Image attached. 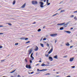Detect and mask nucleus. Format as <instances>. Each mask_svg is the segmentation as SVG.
I'll use <instances>...</instances> for the list:
<instances>
[{"mask_svg":"<svg viewBox=\"0 0 77 77\" xmlns=\"http://www.w3.org/2000/svg\"><path fill=\"white\" fill-rule=\"evenodd\" d=\"M15 4V1L14 0L13 1V5H14Z\"/></svg>","mask_w":77,"mask_h":77,"instance_id":"24","label":"nucleus"},{"mask_svg":"<svg viewBox=\"0 0 77 77\" xmlns=\"http://www.w3.org/2000/svg\"><path fill=\"white\" fill-rule=\"evenodd\" d=\"M72 68H75V66H72Z\"/></svg>","mask_w":77,"mask_h":77,"instance_id":"45","label":"nucleus"},{"mask_svg":"<svg viewBox=\"0 0 77 77\" xmlns=\"http://www.w3.org/2000/svg\"><path fill=\"white\" fill-rule=\"evenodd\" d=\"M1 34H3V33H0V35H1Z\"/></svg>","mask_w":77,"mask_h":77,"instance_id":"60","label":"nucleus"},{"mask_svg":"<svg viewBox=\"0 0 77 77\" xmlns=\"http://www.w3.org/2000/svg\"><path fill=\"white\" fill-rule=\"evenodd\" d=\"M48 54H45V56H46V57H48Z\"/></svg>","mask_w":77,"mask_h":77,"instance_id":"30","label":"nucleus"},{"mask_svg":"<svg viewBox=\"0 0 77 77\" xmlns=\"http://www.w3.org/2000/svg\"><path fill=\"white\" fill-rule=\"evenodd\" d=\"M30 41H29L28 42H26V44H28V43H30Z\"/></svg>","mask_w":77,"mask_h":77,"instance_id":"26","label":"nucleus"},{"mask_svg":"<svg viewBox=\"0 0 77 77\" xmlns=\"http://www.w3.org/2000/svg\"><path fill=\"white\" fill-rule=\"evenodd\" d=\"M41 29H39V32H41Z\"/></svg>","mask_w":77,"mask_h":77,"instance_id":"42","label":"nucleus"},{"mask_svg":"<svg viewBox=\"0 0 77 77\" xmlns=\"http://www.w3.org/2000/svg\"><path fill=\"white\" fill-rule=\"evenodd\" d=\"M30 63H32V60H30L29 61Z\"/></svg>","mask_w":77,"mask_h":77,"instance_id":"38","label":"nucleus"},{"mask_svg":"<svg viewBox=\"0 0 77 77\" xmlns=\"http://www.w3.org/2000/svg\"><path fill=\"white\" fill-rule=\"evenodd\" d=\"M70 29H71V30H72V29H73V28H70Z\"/></svg>","mask_w":77,"mask_h":77,"instance_id":"50","label":"nucleus"},{"mask_svg":"<svg viewBox=\"0 0 77 77\" xmlns=\"http://www.w3.org/2000/svg\"><path fill=\"white\" fill-rule=\"evenodd\" d=\"M32 49H30L29 51H28V52H29V54L30 55V54L32 53Z\"/></svg>","mask_w":77,"mask_h":77,"instance_id":"5","label":"nucleus"},{"mask_svg":"<svg viewBox=\"0 0 77 77\" xmlns=\"http://www.w3.org/2000/svg\"><path fill=\"white\" fill-rule=\"evenodd\" d=\"M49 59L50 60V61H53V59L51 57H49Z\"/></svg>","mask_w":77,"mask_h":77,"instance_id":"9","label":"nucleus"},{"mask_svg":"<svg viewBox=\"0 0 77 77\" xmlns=\"http://www.w3.org/2000/svg\"><path fill=\"white\" fill-rule=\"evenodd\" d=\"M68 57V56L67 55L64 56L63 57L65 58V57Z\"/></svg>","mask_w":77,"mask_h":77,"instance_id":"27","label":"nucleus"},{"mask_svg":"<svg viewBox=\"0 0 77 77\" xmlns=\"http://www.w3.org/2000/svg\"><path fill=\"white\" fill-rule=\"evenodd\" d=\"M53 71H55V69H54Z\"/></svg>","mask_w":77,"mask_h":77,"instance_id":"63","label":"nucleus"},{"mask_svg":"<svg viewBox=\"0 0 77 77\" xmlns=\"http://www.w3.org/2000/svg\"><path fill=\"white\" fill-rule=\"evenodd\" d=\"M65 24V23H58L57 25L58 26H61L62 25H63V24Z\"/></svg>","mask_w":77,"mask_h":77,"instance_id":"8","label":"nucleus"},{"mask_svg":"<svg viewBox=\"0 0 77 77\" xmlns=\"http://www.w3.org/2000/svg\"><path fill=\"white\" fill-rule=\"evenodd\" d=\"M43 2H46V0H44L43 1Z\"/></svg>","mask_w":77,"mask_h":77,"instance_id":"51","label":"nucleus"},{"mask_svg":"<svg viewBox=\"0 0 77 77\" xmlns=\"http://www.w3.org/2000/svg\"><path fill=\"white\" fill-rule=\"evenodd\" d=\"M57 35V34H53L50 35L51 36H52V37H55V36H56Z\"/></svg>","mask_w":77,"mask_h":77,"instance_id":"3","label":"nucleus"},{"mask_svg":"<svg viewBox=\"0 0 77 77\" xmlns=\"http://www.w3.org/2000/svg\"><path fill=\"white\" fill-rule=\"evenodd\" d=\"M6 24H8L9 26H11L12 25V24H11V23H6Z\"/></svg>","mask_w":77,"mask_h":77,"instance_id":"22","label":"nucleus"},{"mask_svg":"<svg viewBox=\"0 0 77 77\" xmlns=\"http://www.w3.org/2000/svg\"><path fill=\"white\" fill-rule=\"evenodd\" d=\"M25 60L26 62H27V59L26 58L25 59Z\"/></svg>","mask_w":77,"mask_h":77,"instance_id":"32","label":"nucleus"},{"mask_svg":"<svg viewBox=\"0 0 77 77\" xmlns=\"http://www.w3.org/2000/svg\"><path fill=\"white\" fill-rule=\"evenodd\" d=\"M38 32H39V29L38 30Z\"/></svg>","mask_w":77,"mask_h":77,"instance_id":"62","label":"nucleus"},{"mask_svg":"<svg viewBox=\"0 0 77 77\" xmlns=\"http://www.w3.org/2000/svg\"><path fill=\"white\" fill-rule=\"evenodd\" d=\"M74 19H75V20H77V18H76V17H74Z\"/></svg>","mask_w":77,"mask_h":77,"instance_id":"29","label":"nucleus"},{"mask_svg":"<svg viewBox=\"0 0 77 77\" xmlns=\"http://www.w3.org/2000/svg\"><path fill=\"white\" fill-rule=\"evenodd\" d=\"M40 45L41 47H44V45L43 44L40 43Z\"/></svg>","mask_w":77,"mask_h":77,"instance_id":"19","label":"nucleus"},{"mask_svg":"<svg viewBox=\"0 0 77 77\" xmlns=\"http://www.w3.org/2000/svg\"><path fill=\"white\" fill-rule=\"evenodd\" d=\"M74 57L71 58L70 59L69 61L70 62H72L73 61V60H74Z\"/></svg>","mask_w":77,"mask_h":77,"instance_id":"10","label":"nucleus"},{"mask_svg":"<svg viewBox=\"0 0 77 77\" xmlns=\"http://www.w3.org/2000/svg\"><path fill=\"white\" fill-rule=\"evenodd\" d=\"M33 72H31V74H33Z\"/></svg>","mask_w":77,"mask_h":77,"instance_id":"52","label":"nucleus"},{"mask_svg":"<svg viewBox=\"0 0 77 77\" xmlns=\"http://www.w3.org/2000/svg\"><path fill=\"white\" fill-rule=\"evenodd\" d=\"M35 51H38V46H35V48L34 49Z\"/></svg>","mask_w":77,"mask_h":77,"instance_id":"11","label":"nucleus"},{"mask_svg":"<svg viewBox=\"0 0 77 77\" xmlns=\"http://www.w3.org/2000/svg\"><path fill=\"white\" fill-rule=\"evenodd\" d=\"M66 25H67V24H65L64 25V26H66Z\"/></svg>","mask_w":77,"mask_h":77,"instance_id":"56","label":"nucleus"},{"mask_svg":"<svg viewBox=\"0 0 77 77\" xmlns=\"http://www.w3.org/2000/svg\"><path fill=\"white\" fill-rule=\"evenodd\" d=\"M47 39L46 38H44L43 39V41H45Z\"/></svg>","mask_w":77,"mask_h":77,"instance_id":"28","label":"nucleus"},{"mask_svg":"<svg viewBox=\"0 0 77 77\" xmlns=\"http://www.w3.org/2000/svg\"><path fill=\"white\" fill-rule=\"evenodd\" d=\"M45 27H46L45 26H44L43 27V29H44V28H45Z\"/></svg>","mask_w":77,"mask_h":77,"instance_id":"48","label":"nucleus"},{"mask_svg":"<svg viewBox=\"0 0 77 77\" xmlns=\"http://www.w3.org/2000/svg\"><path fill=\"white\" fill-rule=\"evenodd\" d=\"M36 56H37V55H38V53H37L36 54Z\"/></svg>","mask_w":77,"mask_h":77,"instance_id":"49","label":"nucleus"},{"mask_svg":"<svg viewBox=\"0 0 77 77\" xmlns=\"http://www.w3.org/2000/svg\"><path fill=\"white\" fill-rule=\"evenodd\" d=\"M72 47H73V46H71L70 47V48H72Z\"/></svg>","mask_w":77,"mask_h":77,"instance_id":"46","label":"nucleus"},{"mask_svg":"<svg viewBox=\"0 0 77 77\" xmlns=\"http://www.w3.org/2000/svg\"><path fill=\"white\" fill-rule=\"evenodd\" d=\"M63 27H61L60 28V30H63Z\"/></svg>","mask_w":77,"mask_h":77,"instance_id":"25","label":"nucleus"},{"mask_svg":"<svg viewBox=\"0 0 77 77\" xmlns=\"http://www.w3.org/2000/svg\"><path fill=\"white\" fill-rule=\"evenodd\" d=\"M5 60H1V62H4Z\"/></svg>","mask_w":77,"mask_h":77,"instance_id":"37","label":"nucleus"},{"mask_svg":"<svg viewBox=\"0 0 77 77\" xmlns=\"http://www.w3.org/2000/svg\"><path fill=\"white\" fill-rule=\"evenodd\" d=\"M64 32H66V33H69V34L71 33V32L69 31H64Z\"/></svg>","mask_w":77,"mask_h":77,"instance_id":"12","label":"nucleus"},{"mask_svg":"<svg viewBox=\"0 0 77 77\" xmlns=\"http://www.w3.org/2000/svg\"><path fill=\"white\" fill-rule=\"evenodd\" d=\"M65 12V10H61L60 12V13H61V12Z\"/></svg>","mask_w":77,"mask_h":77,"instance_id":"21","label":"nucleus"},{"mask_svg":"<svg viewBox=\"0 0 77 77\" xmlns=\"http://www.w3.org/2000/svg\"><path fill=\"white\" fill-rule=\"evenodd\" d=\"M70 17H74V15H72L70 16Z\"/></svg>","mask_w":77,"mask_h":77,"instance_id":"40","label":"nucleus"},{"mask_svg":"<svg viewBox=\"0 0 77 77\" xmlns=\"http://www.w3.org/2000/svg\"><path fill=\"white\" fill-rule=\"evenodd\" d=\"M41 66H48V65L47 64L45 65L44 63H43L42 64Z\"/></svg>","mask_w":77,"mask_h":77,"instance_id":"15","label":"nucleus"},{"mask_svg":"<svg viewBox=\"0 0 77 77\" xmlns=\"http://www.w3.org/2000/svg\"><path fill=\"white\" fill-rule=\"evenodd\" d=\"M47 46L48 47H49V44L48 43H47Z\"/></svg>","mask_w":77,"mask_h":77,"instance_id":"34","label":"nucleus"},{"mask_svg":"<svg viewBox=\"0 0 77 77\" xmlns=\"http://www.w3.org/2000/svg\"><path fill=\"white\" fill-rule=\"evenodd\" d=\"M56 77H60V76H58V75H57V76H56Z\"/></svg>","mask_w":77,"mask_h":77,"instance_id":"55","label":"nucleus"},{"mask_svg":"<svg viewBox=\"0 0 77 77\" xmlns=\"http://www.w3.org/2000/svg\"><path fill=\"white\" fill-rule=\"evenodd\" d=\"M26 68H29V69H30V68H31V66H30V65H29L28 66L27 64H26Z\"/></svg>","mask_w":77,"mask_h":77,"instance_id":"4","label":"nucleus"},{"mask_svg":"<svg viewBox=\"0 0 77 77\" xmlns=\"http://www.w3.org/2000/svg\"><path fill=\"white\" fill-rule=\"evenodd\" d=\"M26 6V3L24 4L21 7V8H24Z\"/></svg>","mask_w":77,"mask_h":77,"instance_id":"13","label":"nucleus"},{"mask_svg":"<svg viewBox=\"0 0 77 77\" xmlns=\"http://www.w3.org/2000/svg\"><path fill=\"white\" fill-rule=\"evenodd\" d=\"M66 46H69V42H67L66 44Z\"/></svg>","mask_w":77,"mask_h":77,"instance_id":"17","label":"nucleus"},{"mask_svg":"<svg viewBox=\"0 0 77 77\" xmlns=\"http://www.w3.org/2000/svg\"><path fill=\"white\" fill-rule=\"evenodd\" d=\"M48 0H47V3L48 4V5H50V3H48Z\"/></svg>","mask_w":77,"mask_h":77,"instance_id":"16","label":"nucleus"},{"mask_svg":"<svg viewBox=\"0 0 77 77\" xmlns=\"http://www.w3.org/2000/svg\"><path fill=\"white\" fill-rule=\"evenodd\" d=\"M17 77H21V76H20V75H18Z\"/></svg>","mask_w":77,"mask_h":77,"instance_id":"41","label":"nucleus"},{"mask_svg":"<svg viewBox=\"0 0 77 77\" xmlns=\"http://www.w3.org/2000/svg\"><path fill=\"white\" fill-rule=\"evenodd\" d=\"M39 62H41V60H40L39 61Z\"/></svg>","mask_w":77,"mask_h":77,"instance_id":"57","label":"nucleus"},{"mask_svg":"<svg viewBox=\"0 0 77 77\" xmlns=\"http://www.w3.org/2000/svg\"><path fill=\"white\" fill-rule=\"evenodd\" d=\"M56 74H57L59 73V72H56Z\"/></svg>","mask_w":77,"mask_h":77,"instance_id":"54","label":"nucleus"},{"mask_svg":"<svg viewBox=\"0 0 77 77\" xmlns=\"http://www.w3.org/2000/svg\"><path fill=\"white\" fill-rule=\"evenodd\" d=\"M25 40H27V39H29V38H26L25 39Z\"/></svg>","mask_w":77,"mask_h":77,"instance_id":"39","label":"nucleus"},{"mask_svg":"<svg viewBox=\"0 0 77 77\" xmlns=\"http://www.w3.org/2000/svg\"><path fill=\"white\" fill-rule=\"evenodd\" d=\"M37 71H39V69H37Z\"/></svg>","mask_w":77,"mask_h":77,"instance_id":"61","label":"nucleus"},{"mask_svg":"<svg viewBox=\"0 0 77 77\" xmlns=\"http://www.w3.org/2000/svg\"><path fill=\"white\" fill-rule=\"evenodd\" d=\"M20 39H24V37H22V38H20Z\"/></svg>","mask_w":77,"mask_h":77,"instance_id":"36","label":"nucleus"},{"mask_svg":"<svg viewBox=\"0 0 77 77\" xmlns=\"http://www.w3.org/2000/svg\"><path fill=\"white\" fill-rule=\"evenodd\" d=\"M47 70V69H43L42 70H39V71H45Z\"/></svg>","mask_w":77,"mask_h":77,"instance_id":"14","label":"nucleus"},{"mask_svg":"<svg viewBox=\"0 0 77 77\" xmlns=\"http://www.w3.org/2000/svg\"><path fill=\"white\" fill-rule=\"evenodd\" d=\"M54 57L55 59H57V56L56 55Z\"/></svg>","mask_w":77,"mask_h":77,"instance_id":"20","label":"nucleus"},{"mask_svg":"<svg viewBox=\"0 0 77 77\" xmlns=\"http://www.w3.org/2000/svg\"><path fill=\"white\" fill-rule=\"evenodd\" d=\"M3 48V46L2 45H0V48Z\"/></svg>","mask_w":77,"mask_h":77,"instance_id":"31","label":"nucleus"},{"mask_svg":"<svg viewBox=\"0 0 77 77\" xmlns=\"http://www.w3.org/2000/svg\"><path fill=\"white\" fill-rule=\"evenodd\" d=\"M15 45H18V43H16L15 44Z\"/></svg>","mask_w":77,"mask_h":77,"instance_id":"33","label":"nucleus"},{"mask_svg":"<svg viewBox=\"0 0 77 77\" xmlns=\"http://www.w3.org/2000/svg\"><path fill=\"white\" fill-rule=\"evenodd\" d=\"M62 9L61 8H59V10H58L57 11H59V10H61Z\"/></svg>","mask_w":77,"mask_h":77,"instance_id":"43","label":"nucleus"},{"mask_svg":"<svg viewBox=\"0 0 77 77\" xmlns=\"http://www.w3.org/2000/svg\"><path fill=\"white\" fill-rule=\"evenodd\" d=\"M73 12L74 13H76V12H77V11H75Z\"/></svg>","mask_w":77,"mask_h":77,"instance_id":"44","label":"nucleus"},{"mask_svg":"<svg viewBox=\"0 0 77 77\" xmlns=\"http://www.w3.org/2000/svg\"><path fill=\"white\" fill-rule=\"evenodd\" d=\"M32 5H37L38 4V2L36 1H32Z\"/></svg>","mask_w":77,"mask_h":77,"instance_id":"1","label":"nucleus"},{"mask_svg":"<svg viewBox=\"0 0 77 77\" xmlns=\"http://www.w3.org/2000/svg\"><path fill=\"white\" fill-rule=\"evenodd\" d=\"M57 14H58V13H56V14H54L53 15V16H55L56 15H57Z\"/></svg>","mask_w":77,"mask_h":77,"instance_id":"23","label":"nucleus"},{"mask_svg":"<svg viewBox=\"0 0 77 77\" xmlns=\"http://www.w3.org/2000/svg\"><path fill=\"white\" fill-rule=\"evenodd\" d=\"M35 23H36V22H34V23H32V24H35Z\"/></svg>","mask_w":77,"mask_h":77,"instance_id":"47","label":"nucleus"},{"mask_svg":"<svg viewBox=\"0 0 77 77\" xmlns=\"http://www.w3.org/2000/svg\"><path fill=\"white\" fill-rule=\"evenodd\" d=\"M39 65V64H36L35 65H36V66H37V65Z\"/></svg>","mask_w":77,"mask_h":77,"instance_id":"53","label":"nucleus"},{"mask_svg":"<svg viewBox=\"0 0 77 77\" xmlns=\"http://www.w3.org/2000/svg\"><path fill=\"white\" fill-rule=\"evenodd\" d=\"M15 71H16V69H15V70H14L13 71H12L11 72H10V73H13V72H15Z\"/></svg>","mask_w":77,"mask_h":77,"instance_id":"18","label":"nucleus"},{"mask_svg":"<svg viewBox=\"0 0 77 77\" xmlns=\"http://www.w3.org/2000/svg\"><path fill=\"white\" fill-rule=\"evenodd\" d=\"M50 74L49 73H46L45 74V75H50Z\"/></svg>","mask_w":77,"mask_h":77,"instance_id":"35","label":"nucleus"},{"mask_svg":"<svg viewBox=\"0 0 77 77\" xmlns=\"http://www.w3.org/2000/svg\"><path fill=\"white\" fill-rule=\"evenodd\" d=\"M56 42H57V40H55V43Z\"/></svg>","mask_w":77,"mask_h":77,"instance_id":"58","label":"nucleus"},{"mask_svg":"<svg viewBox=\"0 0 77 77\" xmlns=\"http://www.w3.org/2000/svg\"><path fill=\"white\" fill-rule=\"evenodd\" d=\"M53 48H52L51 49L50 51L48 52V54H50L53 51Z\"/></svg>","mask_w":77,"mask_h":77,"instance_id":"6","label":"nucleus"},{"mask_svg":"<svg viewBox=\"0 0 77 77\" xmlns=\"http://www.w3.org/2000/svg\"><path fill=\"white\" fill-rule=\"evenodd\" d=\"M30 46H28V47H27V48H29V47Z\"/></svg>","mask_w":77,"mask_h":77,"instance_id":"59","label":"nucleus"},{"mask_svg":"<svg viewBox=\"0 0 77 77\" xmlns=\"http://www.w3.org/2000/svg\"><path fill=\"white\" fill-rule=\"evenodd\" d=\"M39 3L40 4V7L42 8L44 7V6L43 5H44V3H43L42 2H39Z\"/></svg>","mask_w":77,"mask_h":77,"instance_id":"2","label":"nucleus"},{"mask_svg":"<svg viewBox=\"0 0 77 77\" xmlns=\"http://www.w3.org/2000/svg\"><path fill=\"white\" fill-rule=\"evenodd\" d=\"M33 53H32L31 56H30V57L31 58H32V60H33V59H34V57H33Z\"/></svg>","mask_w":77,"mask_h":77,"instance_id":"7","label":"nucleus"}]
</instances>
